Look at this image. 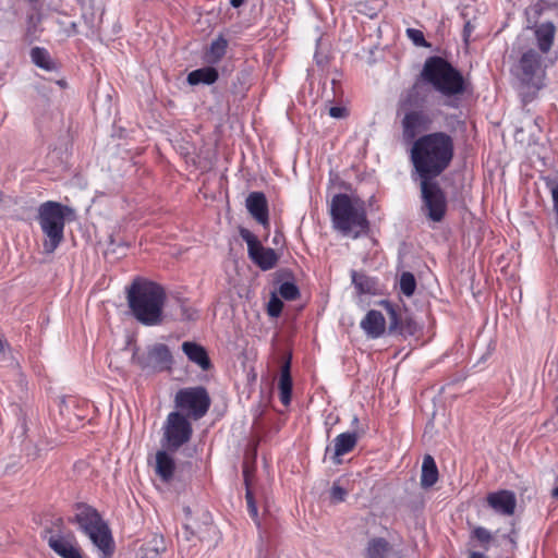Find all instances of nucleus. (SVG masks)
<instances>
[{"instance_id": "aec40b11", "label": "nucleus", "mask_w": 558, "mask_h": 558, "mask_svg": "<svg viewBox=\"0 0 558 558\" xmlns=\"http://www.w3.org/2000/svg\"><path fill=\"white\" fill-rule=\"evenodd\" d=\"M361 327L372 338H378L386 330V320L379 311L371 310L361 322Z\"/></svg>"}, {"instance_id": "f257e3e1", "label": "nucleus", "mask_w": 558, "mask_h": 558, "mask_svg": "<svg viewBox=\"0 0 558 558\" xmlns=\"http://www.w3.org/2000/svg\"><path fill=\"white\" fill-rule=\"evenodd\" d=\"M453 154V140L445 132L417 137L410 150L413 175L417 179L439 177L450 166Z\"/></svg>"}, {"instance_id": "e433bc0d", "label": "nucleus", "mask_w": 558, "mask_h": 558, "mask_svg": "<svg viewBox=\"0 0 558 558\" xmlns=\"http://www.w3.org/2000/svg\"><path fill=\"white\" fill-rule=\"evenodd\" d=\"M408 37L418 47H429V44L425 40L424 34L420 29L408 28Z\"/></svg>"}, {"instance_id": "49530a36", "label": "nucleus", "mask_w": 558, "mask_h": 558, "mask_svg": "<svg viewBox=\"0 0 558 558\" xmlns=\"http://www.w3.org/2000/svg\"><path fill=\"white\" fill-rule=\"evenodd\" d=\"M204 526H205V530H206L208 533H210V532H215V527H214L213 525H210V524H204Z\"/></svg>"}, {"instance_id": "2eb2a0df", "label": "nucleus", "mask_w": 558, "mask_h": 558, "mask_svg": "<svg viewBox=\"0 0 558 558\" xmlns=\"http://www.w3.org/2000/svg\"><path fill=\"white\" fill-rule=\"evenodd\" d=\"M402 137L405 142H414L416 136L430 128L432 120L422 109L401 111Z\"/></svg>"}, {"instance_id": "39448f33", "label": "nucleus", "mask_w": 558, "mask_h": 558, "mask_svg": "<svg viewBox=\"0 0 558 558\" xmlns=\"http://www.w3.org/2000/svg\"><path fill=\"white\" fill-rule=\"evenodd\" d=\"M76 523L85 535L101 553V558H110L114 551V542L108 524L96 509L84 504L75 505L74 517L69 520Z\"/></svg>"}, {"instance_id": "1a4fd4ad", "label": "nucleus", "mask_w": 558, "mask_h": 558, "mask_svg": "<svg viewBox=\"0 0 558 558\" xmlns=\"http://www.w3.org/2000/svg\"><path fill=\"white\" fill-rule=\"evenodd\" d=\"M63 519L58 518L52 522V526H47L43 531V537L48 546L62 558H83L80 547L75 543L72 533L63 534Z\"/></svg>"}, {"instance_id": "bb28decb", "label": "nucleus", "mask_w": 558, "mask_h": 558, "mask_svg": "<svg viewBox=\"0 0 558 558\" xmlns=\"http://www.w3.org/2000/svg\"><path fill=\"white\" fill-rule=\"evenodd\" d=\"M165 550L166 544L162 535L156 534L140 548L138 558H159Z\"/></svg>"}, {"instance_id": "79ce46f5", "label": "nucleus", "mask_w": 558, "mask_h": 558, "mask_svg": "<svg viewBox=\"0 0 558 558\" xmlns=\"http://www.w3.org/2000/svg\"><path fill=\"white\" fill-rule=\"evenodd\" d=\"M550 192L553 197L554 210L556 213L558 223V183L551 187Z\"/></svg>"}, {"instance_id": "58836bf2", "label": "nucleus", "mask_w": 558, "mask_h": 558, "mask_svg": "<svg viewBox=\"0 0 558 558\" xmlns=\"http://www.w3.org/2000/svg\"><path fill=\"white\" fill-rule=\"evenodd\" d=\"M347 496V490L339 486L337 483L330 489V497L333 502L344 501Z\"/></svg>"}, {"instance_id": "473e14b6", "label": "nucleus", "mask_w": 558, "mask_h": 558, "mask_svg": "<svg viewBox=\"0 0 558 558\" xmlns=\"http://www.w3.org/2000/svg\"><path fill=\"white\" fill-rule=\"evenodd\" d=\"M416 288V280L412 272L404 271L400 277V290L407 296H412Z\"/></svg>"}, {"instance_id": "f704fd0d", "label": "nucleus", "mask_w": 558, "mask_h": 558, "mask_svg": "<svg viewBox=\"0 0 558 558\" xmlns=\"http://www.w3.org/2000/svg\"><path fill=\"white\" fill-rule=\"evenodd\" d=\"M472 536L476 538L485 549L488 548V544L493 539L492 533L487 529L482 526L475 527L472 532Z\"/></svg>"}, {"instance_id": "a211bd4d", "label": "nucleus", "mask_w": 558, "mask_h": 558, "mask_svg": "<svg viewBox=\"0 0 558 558\" xmlns=\"http://www.w3.org/2000/svg\"><path fill=\"white\" fill-rule=\"evenodd\" d=\"M245 203L253 218L266 227L268 225V204L264 193L252 192Z\"/></svg>"}, {"instance_id": "20e7f679", "label": "nucleus", "mask_w": 558, "mask_h": 558, "mask_svg": "<svg viewBox=\"0 0 558 558\" xmlns=\"http://www.w3.org/2000/svg\"><path fill=\"white\" fill-rule=\"evenodd\" d=\"M420 77L448 98L462 95L465 92L462 74L441 57L427 58Z\"/></svg>"}, {"instance_id": "09e8293b", "label": "nucleus", "mask_w": 558, "mask_h": 558, "mask_svg": "<svg viewBox=\"0 0 558 558\" xmlns=\"http://www.w3.org/2000/svg\"><path fill=\"white\" fill-rule=\"evenodd\" d=\"M5 348V343L0 339V352H3Z\"/></svg>"}, {"instance_id": "dca6fc26", "label": "nucleus", "mask_w": 558, "mask_h": 558, "mask_svg": "<svg viewBox=\"0 0 558 558\" xmlns=\"http://www.w3.org/2000/svg\"><path fill=\"white\" fill-rule=\"evenodd\" d=\"M488 506L499 514L512 515L517 507V498L513 492L501 489L489 493L486 497Z\"/></svg>"}, {"instance_id": "5701e85b", "label": "nucleus", "mask_w": 558, "mask_h": 558, "mask_svg": "<svg viewBox=\"0 0 558 558\" xmlns=\"http://www.w3.org/2000/svg\"><path fill=\"white\" fill-rule=\"evenodd\" d=\"M555 25L551 22L542 23L538 25L535 29V37L537 40V45L539 47V50L543 53H547L554 43L555 37Z\"/></svg>"}, {"instance_id": "9d476101", "label": "nucleus", "mask_w": 558, "mask_h": 558, "mask_svg": "<svg viewBox=\"0 0 558 558\" xmlns=\"http://www.w3.org/2000/svg\"><path fill=\"white\" fill-rule=\"evenodd\" d=\"M174 402L177 409L193 420L203 417L210 407V398L204 387L180 389Z\"/></svg>"}, {"instance_id": "3c124183", "label": "nucleus", "mask_w": 558, "mask_h": 558, "mask_svg": "<svg viewBox=\"0 0 558 558\" xmlns=\"http://www.w3.org/2000/svg\"><path fill=\"white\" fill-rule=\"evenodd\" d=\"M37 457H38V453H37V451H35V452L33 453V459H36Z\"/></svg>"}, {"instance_id": "6e6552de", "label": "nucleus", "mask_w": 558, "mask_h": 558, "mask_svg": "<svg viewBox=\"0 0 558 558\" xmlns=\"http://www.w3.org/2000/svg\"><path fill=\"white\" fill-rule=\"evenodd\" d=\"M436 178L418 179L423 210L428 219L439 222L444 219L447 210V198Z\"/></svg>"}, {"instance_id": "72a5a7b5", "label": "nucleus", "mask_w": 558, "mask_h": 558, "mask_svg": "<svg viewBox=\"0 0 558 558\" xmlns=\"http://www.w3.org/2000/svg\"><path fill=\"white\" fill-rule=\"evenodd\" d=\"M279 294L288 301L296 300L300 295L299 288L293 282H283L279 287Z\"/></svg>"}, {"instance_id": "393cba45", "label": "nucleus", "mask_w": 558, "mask_h": 558, "mask_svg": "<svg viewBox=\"0 0 558 558\" xmlns=\"http://www.w3.org/2000/svg\"><path fill=\"white\" fill-rule=\"evenodd\" d=\"M438 481V469L432 456L426 454L423 459L421 485L423 488L432 487Z\"/></svg>"}, {"instance_id": "0eeeda50", "label": "nucleus", "mask_w": 558, "mask_h": 558, "mask_svg": "<svg viewBox=\"0 0 558 558\" xmlns=\"http://www.w3.org/2000/svg\"><path fill=\"white\" fill-rule=\"evenodd\" d=\"M511 74L524 96L534 95L542 88L545 75L542 54L534 49L524 51L512 65Z\"/></svg>"}, {"instance_id": "4468645a", "label": "nucleus", "mask_w": 558, "mask_h": 558, "mask_svg": "<svg viewBox=\"0 0 558 558\" xmlns=\"http://www.w3.org/2000/svg\"><path fill=\"white\" fill-rule=\"evenodd\" d=\"M380 306L384 307L388 315L389 325L388 332L402 336H413L417 331V324L412 318L410 313L401 308L400 306L393 305L387 300L379 302Z\"/></svg>"}, {"instance_id": "c85d7f7f", "label": "nucleus", "mask_w": 558, "mask_h": 558, "mask_svg": "<svg viewBox=\"0 0 558 558\" xmlns=\"http://www.w3.org/2000/svg\"><path fill=\"white\" fill-rule=\"evenodd\" d=\"M352 282L354 283L359 293L374 294L377 290V282L374 278L366 276L363 272L352 271Z\"/></svg>"}, {"instance_id": "7c9ffc66", "label": "nucleus", "mask_w": 558, "mask_h": 558, "mask_svg": "<svg viewBox=\"0 0 558 558\" xmlns=\"http://www.w3.org/2000/svg\"><path fill=\"white\" fill-rule=\"evenodd\" d=\"M390 549V544L385 538H373L366 547V558H386Z\"/></svg>"}, {"instance_id": "c9c22d12", "label": "nucleus", "mask_w": 558, "mask_h": 558, "mask_svg": "<svg viewBox=\"0 0 558 558\" xmlns=\"http://www.w3.org/2000/svg\"><path fill=\"white\" fill-rule=\"evenodd\" d=\"M282 301L277 296V294L272 293L267 306L268 315L271 317H278L282 312Z\"/></svg>"}, {"instance_id": "f8f14e48", "label": "nucleus", "mask_w": 558, "mask_h": 558, "mask_svg": "<svg viewBox=\"0 0 558 558\" xmlns=\"http://www.w3.org/2000/svg\"><path fill=\"white\" fill-rule=\"evenodd\" d=\"M133 362L143 369L148 368L162 372L171 368L172 354L166 344L156 343L149 347L146 353L140 354L137 351L134 352Z\"/></svg>"}, {"instance_id": "a18cd8bd", "label": "nucleus", "mask_w": 558, "mask_h": 558, "mask_svg": "<svg viewBox=\"0 0 558 558\" xmlns=\"http://www.w3.org/2000/svg\"><path fill=\"white\" fill-rule=\"evenodd\" d=\"M230 3L233 8H239L244 3V0H230Z\"/></svg>"}, {"instance_id": "c03bdc74", "label": "nucleus", "mask_w": 558, "mask_h": 558, "mask_svg": "<svg viewBox=\"0 0 558 558\" xmlns=\"http://www.w3.org/2000/svg\"><path fill=\"white\" fill-rule=\"evenodd\" d=\"M469 558H487L484 554L472 551L469 556Z\"/></svg>"}, {"instance_id": "9b49d317", "label": "nucleus", "mask_w": 558, "mask_h": 558, "mask_svg": "<svg viewBox=\"0 0 558 558\" xmlns=\"http://www.w3.org/2000/svg\"><path fill=\"white\" fill-rule=\"evenodd\" d=\"M192 433V425L183 413H169L163 426V438L169 450L175 451L190 441Z\"/></svg>"}, {"instance_id": "c756f323", "label": "nucleus", "mask_w": 558, "mask_h": 558, "mask_svg": "<svg viewBox=\"0 0 558 558\" xmlns=\"http://www.w3.org/2000/svg\"><path fill=\"white\" fill-rule=\"evenodd\" d=\"M228 47V41L223 37H218L214 40L205 54V60L207 63L215 64L218 63L222 57L226 54Z\"/></svg>"}, {"instance_id": "f3484780", "label": "nucleus", "mask_w": 558, "mask_h": 558, "mask_svg": "<svg viewBox=\"0 0 558 558\" xmlns=\"http://www.w3.org/2000/svg\"><path fill=\"white\" fill-rule=\"evenodd\" d=\"M255 459H256V447L254 446L246 453V457H245V460H244V463H243V476H244V482H245V485H246V495H245V497H246L248 513L255 520V523H256L257 527H259L260 523L257 520V518H258L257 506H256V502L254 500L253 494H252V492L250 489L251 476H252L253 471H254L253 464L255 462Z\"/></svg>"}, {"instance_id": "b1692460", "label": "nucleus", "mask_w": 558, "mask_h": 558, "mask_svg": "<svg viewBox=\"0 0 558 558\" xmlns=\"http://www.w3.org/2000/svg\"><path fill=\"white\" fill-rule=\"evenodd\" d=\"M291 362L290 357L281 366V376L279 380L280 401L282 404L288 405L291 401L292 392V378L290 374Z\"/></svg>"}, {"instance_id": "cd10ccee", "label": "nucleus", "mask_w": 558, "mask_h": 558, "mask_svg": "<svg viewBox=\"0 0 558 558\" xmlns=\"http://www.w3.org/2000/svg\"><path fill=\"white\" fill-rule=\"evenodd\" d=\"M357 441L355 433H342L335 438V458L337 463L340 462L339 457L353 450Z\"/></svg>"}, {"instance_id": "ddd939ff", "label": "nucleus", "mask_w": 558, "mask_h": 558, "mask_svg": "<svg viewBox=\"0 0 558 558\" xmlns=\"http://www.w3.org/2000/svg\"><path fill=\"white\" fill-rule=\"evenodd\" d=\"M240 235L247 244L250 258L263 270L272 269L279 259L274 248L265 247L258 239L247 229H240Z\"/></svg>"}, {"instance_id": "4be33fe9", "label": "nucleus", "mask_w": 558, "mask_h": 558, "mask_svg": "<svg viewBox=\"0 0 558 558\" xmlns=\"http://www.w3.org/2000/svg\"><path fill=\"white\" fill-rule=\"evenodd\" d=\"M175 470L174 460L166 452L158 451L156 453V474L166 483L170 482L173 477Z\"/></svg>"}, {"instance_id": "ea45409f", "label": "nucleus", "mask_w": 558, "mask_h": 558, "mask_svg": "<svg viewBox=\"0 0 558 558\" xmlns=\"http://www.w3.org/2000/svg\"><path fill=\"white\" fill-rule=\"evenodd\" d=\"M181 313H182V317L186 320H193V319H196L197 317V312L192 308V307H189L186 305H181Z\"/></svg>"}, {"instance_id": "2f4dec72", "label": "nucleus", "mask_w": 558, "mask_h": 558, "mask_svg": "<svg viewBox=\"0 0 558 558\" xmlns=\"http://www.w3.org/2000/svg\"><path fill=\"white\" fill-rule=\"evenodd\" d=\"M33 62L47 71L56 69L54 62L51 60L48 51L44 48L35 47L31 51Z\"/></svg>"}, {"instance_id": "423d86ee", "label": "nucleus", "mask_w": 558, "mask_h": 558, "mask_svg": "<svg viewBox=\"0 0 558 558\" xmlns=\"http://www.w3.org/2000/svg\"><path fill=\"white\" fill-rule=\"evenodd\" d=\"M72 210L57 202L43 203L38 208L37 220L44 233L43 250L52 254L64 239L65 215Z\"/></svg>"}, {"instance_id": "412c9836", "label": "nucleus", "mask_w": 558, "mask_h": 558, "mask_svg": "<svg viewBox=\"0 0 558 558\" xmlns=\"http://www.w3.org/2000/svg\"><path fill=\"white\" fill-rule=\"evenodd\" d=\"M182 350L187 359L197 364L203 371H208L211 367L210 360L205 348L198 343L185 341L182 343Z\"/></svg>"}, {"instance_id": "de8ad7c7", "label": "nucleus", "mask_w": 558, "mask_h": 558, "mask_svg": "<svg viewBox=\"0 0 558 558\" xmlns=\"http://www.w3.org/2000/svg\"><path fill=\"white\" fill-rule=\"evenodd\" d=\"M551 496L558 499V486L553 489Z\"/></svg>"}, {"instance_id": "a878e982", "label": "nucleus", "mask_w": 558, "mask_h": 558, "mask_svg": "<svg viewBox=\"0 0 558 558\" xmlns=\"http://www.w3.org/2000/svg\"><path fill=\"white\" fill-rule=\"evenodd\" d=\"M218 80V71L213 66H205L194 70L187 75V83L190 85L207 84L210 85Z\"/></svg>"}, {"instance_id": "6ab92c4d", "label": "nucleus", "mask_w": 558, "mask_h": 558, "mask_svg": "<svg viewBox=\"0 0 558 558\" xmlns=\"http://www.w3.org/2000/svg\"><path fill=\"white\" fill-rule=\"evenodd\" d=\"M422 89L423 85L420 81H417L400 96L397 109L398 116L401 114V111L415 110V107L422 105L425 101Z\"/></svg>"}, {"instance_id": "7ed1b4c3", "label": "nucleus", "mask_w": 558, "mask_h": 558, "mask_svg": "<svg viewBox=\"0 0 558 558\" xmlns=\"http://www.w3.org/2000/svg\"><path fill=\"white\" fill-rule=\"evenodd\" d=\"M330 215L335 229L344 235L359 238L367 233L369 223L366 218L364 203L348 194H336L331 199Z\"/></svg>"}, {"instance_id": "8fccbe9b", "label": "nucleus", "mask_w": 558, "mask_h": 558, "mask_svg": "<svg viewBox=\"0 0 558 558\" xmlns=\"http://www.w3.org/2000/svg\"><path fill=\"white\" fill-rule=\"evenodd\" d=\"M184 511H185V513H186V514H190V513H191V510H190V508H189V507H187V508H185V509H184Z\"/></svg>"}, {"instance_id": "37998d69", "label": "nucleus", "mask_w": 558, "mask_h": 558, "mask_svg": "<svg viewBox=\"0 0 558 558\" xmlns=\"http://www.w3.org/2000/svg\"><path fill=\"white\" fill-rule=\"evenodd\" d=\"M473 25L471 24L470 21H468L465 24H464V28H463V38H464V41L468 44L469 43V39H470V36L473 32Z\"/></svg>"}, {"instance_id": "f03ea898", "label": "nucleus", "mask_w": 558, "mask_h": 558, "mask_svg": "<svg viewBox=\"0 0 558 558\" xmlns=\"http://www.w3.org/2000/svg\"><path fill=\"white\" fill-rule=\"evenodd\" d=\"M128 304L133 316L143 325L162 323L166 293L161 286L147 280L135 279L128 288Z\"/></svg>"}, {"instance_id": "4c0bfd02", "label": "nucleus", "mask_w": 558, "mask_h": 558, "mask_svg": "<svg viewBox=\"0 0 558 558\" xmlns=\"http://www.w3.org/2000/svg\"><path fill=\"white\" fill-rule=\"evenodd\" d=\"M182 537L186 542H192L194 537H198L201 541L204 539L203 531L201 529L196 531L189 524L183 526Z\"/></svg>"}, {"instance_id": "a19ab883", "label": "nucleus", "mask_w": 558, "mask_h": 558, "mask_svg": "<svg viewBox=\"0 0 558 558\" xmlns=\"http://www.w3.org/2000/svg\"><path fill=\"white\" fill-rule=\"evenodd\" d=\"M329 116L336 119H340L347 116V109L342 107H331L329 109Z\"/></svg>"}]
</instances>
